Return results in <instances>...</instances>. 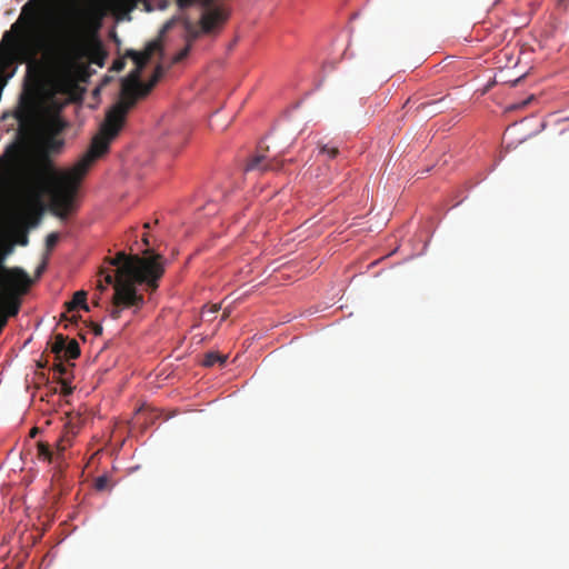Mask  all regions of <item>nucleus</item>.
<instances>
[{"mask_svg": "<svg viewBox=\"0 0 569 569\" xmlns=\"http://www.w3.org/2000/svg\"><path fill=\"white\" fill-rule=\"evenodd\" d=\"M162 74L163 69L161 66H158L147 83L141 82L139 79V86L132 90L131 94H126L123 88H121V98L107 111L106 118L100 126V134L94 139L91 153L87 157L86 161L91 160L93 156L109 151L110 143L122 130L129 111L136 106L139 98L149 94Z\"/></svg>", "mask_w": 569, "mask_h": 569, "instance_id": "obj_4", "label": "nucleus"}, {"mask_svg": "<svg viewBox=\"0 0 569 569\" xmlns=\"http://www.w3.org/2000/svg\"><path fill=\"white\" fill-rule=\"evenodd\" d=\"M37 431H38V429H37V428H33V429L31 430V436H34V435L37 433Z\"/></svg>", "mask_w": 569, "mask_h": 569, "instance_id": "obj_37", "label": "nucleus"}, {"mask_svg": "<svg viewBox=\"0 0 569 569\" xmlns=\"http://www.w3.org/2000/svg\"><path fill=\"white\" fill-rule=\"evenodd\" d=\"M557 6L563 10H567L569 6V0H558Z\"/></svg>", "mask_w": 569, "mask_h": 569, "instance_id": "obj_30", "label": "nucleus"}, {"mask_svg": "<svg viewBox=\"0 0 569 569\" xmlns=\"http://www.w3.org/2000/svg\"><path fill=\"white\" fill-rule=\"evenodd\" d=\"M29 284L30 283L12 287L1 280L0 286L3 288V292H0V309L4 312L7 320L9 317L18 315L20 310V300L18 297L28 290Z\"/></svg>", "mask_w": 569, "mask_h": 569, "instance_id": "obj_11", "label": "nucleus"}, {"mask_svg": "<svg viewBox=\"0 0 569 569\" xmlns=\"http://www.w3.org/2000/svg\"><path fill=\"white\" fill-rule=\"evenodd\" d=\"M90 326H91V329H92L94 336H101L102 335L103 329H102L101 325L96 323V322H91Z\"/></svg>", "mask_w": 569, "mask_h": 569, "instance_id": "obj_27", "label": "nucleus"}, {"mask_svg": "<svg viewBox=\"0 0 569 569\" xmlns=\"http://www.w3.org/2000/svg\"><path fill=\"white\" fill-rule=\"evenodd\" d=\"M190 49H191V44L188 43L182 50H180L174 57H173V62L174 63H179L181 62L182 60H184L189 52H190Z\"/></svg>", "mask_w": 569, "mask_h": 569, "instance_id": "obj_25", "label": "nucleus"}, {"mask_svg": "<svg viewBox=\"0 0 569 569\" xmlns=\"http://www.w3.org/2000/svg\"><path fill=\"white\" fill-rule=\"evenodd\" d=\"M106 261L109 267L100 271L103 280H98L96 290L99 293L93 295V303L100 306L101 293L107 286L112 284L114 292L107 311L113 320H118L122 310L130 308L138 310L144 305L143 296L137 290L138 284L144 286L149 292H154L159 288V281L164 273V259L147 248L142 257L119 251Z\"/></svg>", "mask_w": 569, "mask_h": 569, "instance_id": "obj_2", "label": "nucleus"}, {"mask_svg": "<svg viewBox=\"0 0 569 569\" xmlns=\"http://www.w3.org/2000/svg\"><path fill=\"white\" fill-rule=\"evenodd\" d=\"M219 310H220V305L214 303V305L210 306V308L208 309V312H210L211 315H216Z\"/></svg>", "mask_w": 569, "mask_h": 569, "instance_id": "obj_31", "label": "nucleus"}, {"mask_svg": "<svg viewBox=\"0 0 569 569\" xmlns=\"http://www.w3.org/2000/svg\"><path fill=\"white\" fill-rule=\"evenodd\" d=\"M12 242L6 240L0 241V280L12 287L30 283V278L23 269L18 267L7 268L3 264L6 258L12 252Z\"/></svg>", "mask_w": 569, "mask_h": 569, "instance_id": "obj_8", "label": "nucleus"}, {"mask_svg": "<svg viewBox=\"0 0 569 569\" xmlns=\"http://www.w3.org/2000/svg\"><path fill=\"white\" fill-rule=\"evenodd\" d=\"M162 74L163 69L161 66H158L147 83L141 82L139 79V86L132 90L131 94H126L123 88H121V98L107 111L106 118L100 126V134L94 139L91 153L87 157L86 161L91 160L93 156L109 151L110 143L122 130L129 111L136 106L139 98L149 94Z\"/></svg>", "mask_w": 569, "mask_h": 569, "instance_id": "obj_5", "label": "nucleus"}, {"mask_svg": "<svg viewBox=\"0 0 569 569\" xmlns=\"http://www.w3.org/2000/svg\"><path fill=\"white\" fill-rule=\"evenodd\" d=\"M227 19L228 13L222 7L213 6L210 1H206L200 18L202 33H211L216 28L224 23Z\"/></svg>", "mask_w": 569, "mask_h": 569, "instance_id": "obj_12", "label": "nucleus"}, {"mask_svg": "<svg viewBox=\"0 0 569 569\" xmlns=\"http://www.w3.org/2000/svg\"><path fill=\"white\" fill-rule=\"evenodd\" d=\"M66 307L68 311H72L77 308H81L86 311H89V306L87 303V292L83 290L74 292L72 300L66 302Z\"/></svg>", "mask_w": 569, "mask_h": 569, "instance_id": "obj_15", "label": "nucleus"}, {"mask_svg": "<svg viewBox=\"0 0 569 569\" xmlns=\"http://www.w3.org/2000/svg\"><path fill=\"white\" fill-rule=\"evenodd\" d=\"M161 49L159 41L150 42L143 51L129 50L127 56L130 57L136 69L130 72L129 77L122 81L121 88H123L126 94H131L132 90L139 86V78L142 69L147 62L151 59L152 54Z\"/></svg>", "mask_w": 569, "mask_h": 569, "instance_id": "obj_7", "label": "nucleus"}, {"mask_svg": "<svg viewBox=\"0 0 569 569\" xmlns=\"http://www.w3.org/2000/svg\"><path fill=\"white\" fill-rule=\"evenodd\" d=\"M80 356V347L79 343L71 339L67 342L66 348L62 352V359L64 360H73L77 359Z\"/></svg>", "mask_w": 569, "mask_h": 569, "instance_id": "obj_17", "label": "nucleus"}, {"mask_svg": "<svg viewBox=\"0 0 569 569\" xmlns=\"http://www.w3.org/2000/svg\"><path fill=\"white\" fill-rule=\"evenodd\" d=\"M11 151H17V147H16V146H10V147L7 149L6 153H7V154H9Z\"/></svg>", "mask_w": 569, "mask_h": 569, "instance_id": "obj_34", "label": "nucleus"}, {"mask_svg": "<svg viewBox=\"0 0 569 569\" xmlns=\"http://www.w3.org/2000/svg\"><path fill=\"white\" fill-rule=\"evenodd\" d=\"M64 359H57L54 358V362L52 365V370L56 375L59 376V379L67 378L68 375V367L64 365Z\"/></svg>", "mask_w": 569, "mask_h": 569, "instance_id": "obj_20", "label": "nucleus"}, {"mask_svg": "<svg viewBox=\"0 0 569 569\" xmlns=\"http://www.w3.org/2000/svg\"><path fill=\"white\" fill-rule=\"evenodd\" d=\"M19 131L23 136H30L39 126L40 114L36 102L31 98H23L16 111Z\"/></svg>", "mask_w": 569, "mask_h": 569, "instance_id": "obj_10", "label": "nucleus"}, {"mask_svg": "<svg viewBox=\"0 0 569 569\" xmlns=\"http://www.w3.org/2000/svg\"><path fill=\"white\" fill-rule=\"evenodd\" d=\"M60 234L58 232H51L46 238V248L51 251L58 243Z\"/></svg>", "mask_w": 569, "mask_h": 569, "instance_id": "obj_23", "label": "nucleus"}, {"mask_svg": "<svg viewBox=\"0 0 569 569\" xmlns=\"http://www.w3.org/2000/svg\"><path fill=\"white\" fill-rule=\"evenodd\" d=\"M2 164V159H0V166Z\"/></svg>", "mask_w": 569, "mask_h": 569, "instance_id": "obj_39", "label": "nucleus"}, {"mask_svg": "<svg viewBox=\"0 0 569 569\" xmlns=\"http://www.w3.org/2000/svg\"><path fill=\"white\" fill-rule=\"evenodd\" d=\"M194 0H177V3L180 8H188L190 7Z\"/></svg>", "mask_w": 569, "mask_h": 569, "instance_id": "obj_28", "label": "nucleus"}, {"mask_svg": "<svg viewBox=\"0 0 569 569\" xmlns=\"http://www.w3.org/2000/svg\"><path fill=\"white\" fill-rule=\"evenodd\" d=\"M122 68H123V63L122 62H116L114 63V69L121 70Z\"/></svg>", "mask_w": 569, "mask_h": 569, "instance_id": "obj_33", "label": "nucleus"}, {"mask_svg": "<svg viewBox=\"0 0 569 569\" xmlns=\"http://www.w3.org/2000/svg\"><path fill=\"white\" fill-rule=\"evenodd\" d=\"M143 227H144V228H150V224L147 222V223H144V226H143Z\"/></svg>", "mask_w": 569, "mask_h": 569, "instance_id": "obj_38", "label": "nucleus"}, {"mask_svg": "<svg viewBox=\"0 0 569 569\" xmlns=\"http://www.w3.org/2000/svg\"><path fill=\"white\" fill-rule=\"evenodd\" d=\"M109 478L108 476L103 475V476H100L96 479V483H94V487L97 490H106L109 488Z\"/></svg>", "mask_w": 569, "mask_h": 569, "instance_id": "obj_24", "label": "nucleus"}, {"mask_svg": "<svg viewBox=\"0 0 569 569\" xmlns=\"http://www.w3.org/2000/svg\"><path fill=\"white\" fill-rule=\"evenodd\" d=\"M77 431L71 428L67 431L56 443V451L50 449V446L46 442L39 441L37 443V457L40 460L49 463H57L59 467L63 460L64 451L71 446L72 438Z\"/></svg>", "mask_w": 569, "mask_h": 569, "instance_id": "obj_9", "label": "nucleus"}, {"mask_svg": "<svg viewBox=\"0 0 569 569\" xmlns=\"http://www.w3.org/2000/svg\"><path fill=\"white\" fill-rule=\"evenodd\" d=\"M68 339L62 335L58 333L54 336V341L51 345V352L54 355V358L62 359V352L66 348Z\"/></svg>", "mask_w": 569, "mask_h": 569, "instance_id": "obj_16", "label": "nucleus"}, {"mask_svg": "<svg viewBox=\"0 0 569 569\" xmlns=\"http://www.w3.org/2000/svg\"><path fill=\"white\" fill-rule=\"evenodd\" d=\"M320 153L326 154L329 159H335L339 154V149L329 143H319Z\"/></svg>", "mask_w": 569, "mask_h": 569, "instance_id": "obj_21", "label": "nucleus"}, {"mask_svg": "<svg viewBox=\"0 0 569 569\" xmlns=\"http://www.w3.org/2000/svg\"><path fill=\"white\" fill-rule=\"evenodd\" d=\"M19 244L21 246H27L28 243V237L27 236H23L19 241H18Z\"/></svg>", "mask_w": 569, "mask_h": 569, "instance_id": "obj_32", "label": "nucleus"}, {"mask_svg": "<svg viewBox=\"0 0 569 569\" xmlns=\"http://www.w3.org/2000/svg\"><path fill=\"white\" fill-rule=\"evenodd\" d=\"M229 317V311L224 310L222 315V320H226Z\"/></svg>", "mask_w": 569, "mask_h": 569, "instance_id": "obj_36", "label": "nucleus"}, {"mask_svg": "<svg viewBox=\"0 0 569 569\" xmlns=\"http://www.w3.org/2000/svg\"><path fill=\"white\" fill-rule=\"evenodd\" d=\"M99 134L100 131L92 138L88 151L67 171L54 169L49 158L50 153L61 152L64 147V139L59 138V136H44L43 151L38 159L24 160L14 174L16 184L28 202L39 204L43 194L48 193L54 214L66 219L72 209L80 181L91 166L106 154L99 153V156H93L91 160L86 161L91 153L94 139Z\"/></svg>", "mask_w": 569, "mask_h": 569, "instance_id": "obj_1", "label": "nucleus"}, {"mask_svg": "<svg viewBox=\"0 0 569 569\" xmlns=\"http://www.w3.org/2000/svg\"><path fill=\"white\" fill-rule=\"evenodd\" d=\"M133 2L134 0H90L80 12L81 22L83 26L97 30L109 11L126 9Z\"/></svg>", "mask_w": 569, "mask_h": 569, "instance_id": "obj_6", "label": "nucleus"}, {"mask_svg": "<svg viewBox=\"0 0 569 569\" xmlns=\"http://www.w3.org/2000/svg\"><path fill=\"white\" fill-rule=\"evenodd\" d=\"M67 127L68 123L58 113H51L42 121L46 136H60Z\"/></svg>", "mask_w": 569, "mask_h": 569, "instance_id": "obj_14", "label": "nucleus"}, {"mask_svg": "<svg viewBox=\"0 0 569 569\" xmlns=\"http://www.w3.org/2000/svg\"><path fill=\"white\" fill-rule=\"evenodd\" d=\"M283 162L278 158L269 159L264 153H258L251 157L247 164V171L258 170L260 172L278 171L282 168Z\"/></svg>", "mask_w": 569, "mask_h": 569, "instance_id": "obj_13", "label": "nucleus"}, {"mask_svg": "<svg viewBox=\"0 0 569 569\" xmlns=\"http://www.w3.org/2000/svg\"><path fill=\"white\" fill-rule=\"evenodd\" d=\"M6 325H7V319H6L4 312H2V310L0 309V332L2 331V329L4 328Z\"/></svg>", "mask_w": 569, "mask_h": 569, "instance_id": "obj_29", "label": "nucleus"}, {"mask_svg": "<svg viewBox=\"0 0 569 569\" xmlns=\"http://www.w3.org/2000/svg\"><path fill=\"white\" fill-rule=\"evenodd\" d=\"M227 361V357L218 352H208L202 361L204 367H212L216 363L223 365Z\"/></svg>", "mask_w": 569, "mask_h": 569, "instance_id": "obj_19", "label": "nucleus"}, {"mask_svg": "<svg viewBox=\"0 0 569 569\" xmlns=\"http://www.w3.org/2000/svg\"><path fill=\"white\" fill-rule=\"evenodd\" d=\"M142 242L144 243V246L149 247L150 243H149V239H148L147 234L143 236Z\"/></svg>", "mask_w": 569, "mask_h": 569, "instance_id": "obj_35", "label": "nucleus"}, {"mask_svg": "<svg viewBox=\"0 0 569 569\" xmlns=\"http://www.w3.org/2000/svg\"><path fill=\"white\" fill-rule=\"evenodd\" d=\"M72 66H73V61L71 58H68L67 61H66V67L63 68L60 77H59V82L64 84L66 87H69L71 86L72 83Z\"/></svg>", "mask_w": 569, "mask_h": 569, "instance_id": "obj_18", "label": "nucleus"}, {"mask_svg": "<svg viewBox=\"0 0 569 569\" xmlns=\"http://www.w3.org/2000/svg\"><path fill=\"white\" fill-rule=\"evenodd\" d=\"M186 30L188 33V43L191 44L192 41L199 38L200 33L202 32L201 29L198 30L191 22H186Z\"/></svg>", "mask_w": 569, "mask_h": 569, "instance_id": "obj_22", "label": "nucleus"}, {"mask_svg": "<svg viewBox=\"0 0 569 569\" xmlns=\"http://www.w3.org/2000/svg\"><path fill=\"white\" fill-rule=\"evenodd\" d=\"M162 74L163 69L161 66H158L147 83L141 82L139 79V86L132 90L131 94H126L123 88H121V98L107 111L106 118L100 126V134L94 139L91 153L87 157L86 161L91 160L93 156L109 151L110 143L122 130L129 111L136 106L139 98L149 94Z\"/></svg>", "mask_w": 569, "mask_h": 569, "instance_id": "obj_3", "label": "nucleus"}, {"mask_svg": "<svg viewBox=\"0 0 569 569\" xmlns=\"http://www.w3.org/2000/svg\"><path fill=\"white\" fill-rule=\"evenodd\" d=\"M60 383H61V392L64 395V396H68L72 392V388L68 381V378H63L60 380Z\"/></svg>", "mask_w": 569, "mask_h": 569, "instance_id": "obj_26", "label": "nucleus"}]
</instances>
